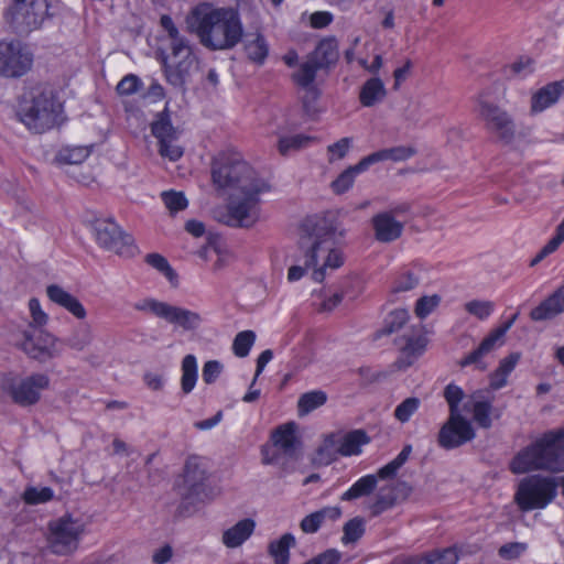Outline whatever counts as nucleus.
<instances>
[{
	"instance_id": "1",
	"label": "nucleus",
	"mask_w": 564,
	"mask_h": 564,
	"mask_svg": "<svg viewBox=\"0 0 564 564\" xmlns=\"http://www.w3.org/2000/svg\"><path fill=\"white\" fill-rule=\"evenodd\" d=\"M212 177L218 188L229 194L223 221L230 227L253 226L260 217V196L270 192V184L234 151L221 152L214 159Z\"/></svg>"
},
{
	"instance_id": "2",
	"label": "nucleus",
	"mask_w": 564,
	"mask_h": 564,
	"mask_svg": "<svg viewBox=\"0 0 564 564\" xmlns=\"http://www.w3.org/2000/svg\"><path fill=\"white\" fill-rule=\"evenodd\" d=\"M300 250L303 252V264H294L288 271V280H301L308 269H313L312 278L322 282L327 269H338L344 263L340 251L336 248L344 229L333 215L306 217L300 228Z\"/></svg>"
},
{
	"instance_id": "3",
	"label": "nucleus",
	"mask_w": 564,
	"mask_h": 564,
	"mask_svg": "<svg viewBox=\"0 0 564 564\" xmlns=\"http://www.w3.org/2000/svg\"><path fill=\"white\" fill-rule=\"evenodd\" d=\"M189 33L212 51L234 48L242 39L243 28L237 11L202 2L191 9L185 19Z\"/></svg>"
},
{
	"instance_id": "4",
	"label": "nucleus",
	"mask_w": 564,
	"mask_h": 564,
	"mask_svg": "<svg viewBox=\"0 0 564 564\" xmlns=\"http://www.w3.org/2000/svg\"><path fill=\"white\" fill-rule=\"evenodd\" d=\"M564 427L543 434L535 442L521 449L510 462L512 474L533 470L564 471Z\"/></svg>"
},
{
	"instance_id": "5",
	"label": "nucleus",
	"mask_w": 564,
	"mask_h": 564,
	"mask_svg": "<svg viewBox=\"0 0 564 564\" xmlns=\"http://www.w3.org/2000/svg\"><path fill=\"white\" fill-rule=\"evenodd\" d=\"M62 111L63 106L52 88L36 87L22 104L20 117L29 130L42 133L59 123Z\"/></svg>"
},
{
	"instance_id": "6",
	"label": "nucleus",
	"mask_w": 564,
	"mask_h": 564,
	"mask_svg": "<svg viewBox=\"0 0 564 564\" xmlns=\"http://www.w3.org/2000/svg\"><path fill=\"white\" fill-rule=\"evenodd\" d=\"M160 24L167 32L171 40V54L163 59L165 77L171 85L182 87L196 62V56L189 41L180 34L170 15L163 14Z\"/></svg>"
},
{
	"instance_id": "7",
	"label": "nucleus",
	"mask_w": 564,
	"mask_h": 564,
	"mask_svg": "<svg viewBox=\"0 0 564 564\" xmlns=\"http://www.w3.org/2000/svg\"><path fill=\"white\" fill-rule=\"evenodd\" d=\"M85 532L86 523L82 518L63 514L47 524V549L58 556L70 555L78 550Z\"/></svg>"
},
{
	"instance_id": "8",
	"label": "nucleus",
	"mask_w": 564,
	"mask_h": 564,
	"mask_svg": "<svg viewBox=\"0 0 564 564\" xmlns=\"http://www.w3.org/2000/svg\"><path fill=\"white\" fill-rule=\"evenodd\" d=\"M54 0H11L6 20L19 33H30L42 28L53 17Z\"/></svg>"
},
{
	"instance_id": "9",
	"label": "nucleus",
	"mask_w": 564,
	"mask_h": 564,
	"mask_svg": "<svg viewBox=\"0 0 564 564\" xmlns=\"http://www.w3.org/2000/svg\"><path fill=\"white\" fill-rule=\"evenodd\" d=\"M558 485L553 477L527 476L520 480L514 500L522 511L544 509L556 497Z\"/></svg>"
},
{
	"instance_id": "10",
	"label": "nucleus",
	"mask_w": 564,
	"mask_h": 564,
	"mask_svg": "<svg viewBox=\"0 0 564 564\" xmlns=\"http://www.w3.org/2000/svg\"><path fill=\"white\" fill-rule=\"evenodd\" d=\"M91 229L100 248L123 257H133L137 253L132 236L124 232L113 219H96Z\"/></svg>"
},
{
	"instance_id": "11",
	"label": "nucleus",
	"mask_w": 564,
	"mask_h": 564,
	"mask_svg": "<svg viewBox=\"0 0 564 564\" xmlns=\"http://www.w3.org/2000/svg\"><path fill=\"white\" fill-rule=\"evenodd\" d=\"M50 386V378L44 373H33L28 377H15L9 379L4 386V391L11 400L20 406H30L36 404L42 392Z\"/></svg>"
},
{
	"instance_id": "12",
	"label": "nucleus",
	"mask_w": 564,
	"mask_h": 564,
	"mask_svg": "<svg viewBox=\"0 0 564 564\" xmlns=\"http://www.w3.org/2000/svg\"><path fill=\"white\" fill-rule=\"evenodd\" d=\"M478 113L488 132L505 143H510L513 140L516 124L507 110L479 96Z\"/></svg>"
},
{
	"instance_id": "13",
	"label": "nucleus",
	"mask_w": 564,
	"mask_h": 564,
	"mask_svg": "<svg viewBox=\"0 0 564 564\" xmlns=\"http://www.w3.org/2000/svg\"><path fill=\"white\" fill-rule=\"evenodd\" d=\"M33 64V54L20 41H0V75L21 77Z\"/></svg>"
},
{
	"instance_id": "14",
	"label": "nucleus",
	"mask_w": 564,
	"mask_h": 564,
	"mask_svg": "<svg viewBox=\"0 0 564 564\" xmlns=\"http://www.w3.org/2000/svg\"><path fill=\"white\" fill-rule=\"evenodd\" d=\"M475 436L470 421L463 414H449L440 429L437 443L444 449H454L473 441Z\"/></svg>"
},
{
	"instance_id": "15",
	"label": "nucleus",
	"mask_w": 564,
	"mask_h": 564,
	"mask_svg": "<svg viewBox=\"0 0 564 564\" xmlns=\"http://www.w3.org/2000/svg\"><path fill=\"white\" fill-rule=\"evenodd\" d=\"M395 344L401 351L400 362L403 367H409L425 351L427 338L423 327L417 325L406 330Z\"/></svg>"
},
{
	"instance_id": "16",
	"label": "nucleus",
	"mask_w": 564,
	"mask_h": 564,
	"mask_svg": "<svg viewBox=\"0 0 564 564\" xmlns=\"http://www.w3.org/2000/svg\"><path fill=\"white\" fill-rule=\"evenodd\" d=\"M518 314H514L509 321L502 326L491 332L480 345L464 359L459 361L460 367H467L474 365L478 370H485L487 365L482 361L484 357L492 351L497 343L505 336V334L512 327Z\"/></svg>"
},
{
	"instance_id": "17",
	"label": "nucleus",
	"mask_w": 564,
	"mask_h": 564,
	"mask_svg": "<svg viewBox=\"0 0 564 564\" xmlns=\"http://www.w3.org/2000/svg\"><path fill=\"white\" fill-rule=\"evenodd\" d=\"M562 314H564V283L533 307L529 316L535 323H545L554 321Z\"/></svg>"
},
{
	"instance_id": "18",
	"label": "nucleus",
	"mask_w": 564,
	"mask_h": 564,
	"mask_svg": "<svg viewBox=\"0 0 564 564\" xmlns=\"http://www.w3.org/2000/svg\"><path fill=\"white\" fill-rule=\"evenodd\" d=\"M21 348L31 358L45 361L54 356L55 338L42 332H25Z\"/></svg>"
},
{
	"instance_id": "19",
	"label": "nucleus",
	"mask_w": 564,
	"mask_h": 564,
	"mask_svg": "<svg viewBox=\"0 0 564 564\" xmlns=\"http://www.w3.org/2000/svg\"><path fill=\"white\" fill-rule=\"evenodd\" d=\"M375 237L380 242H392L403 232V223L397 220L392 213H379L372 217Z\"/></svg>"
},
{
	"instance_id": "20",
	"label": "nucleus",
	"mask_w": 564,
	"mask_h": 564,
	"mask_svg": "<svg viewBox=\"0 0 564 564\" xmlns=\"http://www.w3.org/2000/svg\"><path fill=\"white\" fill-rule=\"evenodd\" d=\"M46 295L51 302L65 308L76 318L84 319L86 317V310L79 300L58 284L47 285Z\"/></svg>"
},
{
	"instance_id": "21",
	"label": "nucleus",
	"mask_w": 564,
	"mask_h": 564,
	"mask_svg": "<svg viewBox=\"0 0 564 564\" xmlns=\"http://www.w3.org/2000/svg\"><path fill=\"white\" fill-rule=\"evenodd\" d=\"M254 529V520L250 518L239 520L223 532L221 542L228 549H237L253 534Z\"/></svg>"
},
{
	"instance_id": "22",
	"label": "nucleus",
	"mask_w": 564,
	"mask_h": 564,
	"mask_svg": "<svg viewBox=\"0 0 564 564\" xmlns=\"http://www.w3.org/2000/svg\"><path fill=\"white\" fill-rule=\"evenodd\" d=\"M564 93V80L553 82L540 88L531 98V111L542 112L554 105Z\"/></svg>"
},
{
	"instance_id": "23",
	"label": "nucleus",
	"mask_w": 564,
	"mask_h": 564,
	"mask_svg": "<svg viewBox=\"0 0 564 564\" xmlns=\"http://www.w3.org/2000/svg\"><path fill=\"white\" fill-rule=\"evenodd\" d=\"M163 319L182 327L184 330L196 329L202 323V317L198 313L171 304L166 305Z\"/></svg>"
},
{
	"instance_id": "24",
	"label": "nucleus",
	"mask_w": 564,
	"mask_h": 564,
	"mask_svg": "<svg viewBox=\"0 0 564 564\" xmlns=\"http://www.w3.org/2000/svg\"><path fill=\"white\" fill-rule=\"evenodd\" d=\"M459 554L455 546L434 550L422 555L408 557L403 564H456Z\"/></svg>"
},
{
	"instance_id": "25",
	"label": "nucleus",
	"mask_w": 564,
	"mask_h": 564,
	"mask_svg": "<svg viewBox=\"0 0 564 564\" xmlns=\"http://www.w3.org/2000/svg\"><path fill=\"white\" fill-rule=\"evenodd\" d=\"M272 442L284 455L293 457L299 445L297 437L295 435V424L288 423L279 426L272 433Z\"/></svg>"
},
{
	"instance_id": "26",
	"label": "nucleus",
	"mask_w": 564,
	"mask_h": 564,
	"mask_svg": "<svg viewBox=\"0 0 564 564\" xmlns=\"http://www.w3.org/2000/svg\"><path fill=\"white\" fill-rule=\"evenodd\" d=\"M319 69L322 68L308 56L307 59L300 65L299 70L292 75L294 83L306 89V94L313 99L317 97V89L313 84Z\"/></svg>"
},
{
	"instance_id": "27",
	"label": "nucleus",
	"mask_w": 564,
	"mask_h": 564,
	"mask_svg": "<svg viewBox=\"0 0 564 564\" xmlns=\"http://www.w3.org/2000/svg\"><path fill=\"white\" fill-rule=\"evenodd\" d=\"M387 95L383 82L379 77H371L362 85L359 101L364 107H372L381 102Z\"/></svg>"
},
{
	"instance_id": "28",
	"label": "nucleus",
	"mask_w": 564,
	"mask_h": 564,
	"mask_svg": "<svg viewBox=\"0 0 564 564\" xmlns=\"http://www.w3.org/2000/svg\"><path fill=\"white\" fill-rule=\"evenodd\" d=\"M370 438L365 431H350L340 437L337 452L341 456L359 455L361 453V447L368 444Z\"/></svg>"
},
{
	"instance_id": "29",
	"label": "nucleus",
	"mask_w": 564,
	"mask_h": 564,
	"mask_svg": "<svg viewBox=\"0 0 564 564\" xmlns=\"http://www.w3.org/2000/svg\"><path fill=\"white\" fill-rule=\"evenodd\" d=\"M340 516L341 509L339 507H326L306 516L300 525L303 532L315 533L325 519L337 520Z\"/></svg>"
},
{
	"instance_id": "30",
	"label": "nucleus",
	"mask_w": 564,
	"mask_h": 564,
	"mask_svg": "<svg viewBox=\"0 0 564 564\" xmlns=\"http://www.w3.org/2000/svg\"><path fill=\"white\" fill-rule=\"evenodd\" d=\"M370 163L365 156L356 165L349 166L341 172L335 181L332 183V188L336 194H343L347 192L354 184L356 175L367 171Z\"/></svg>"
},
{
	"instance_id": "31",
	"label": "nucleus",
	"mask_w": 564,
	"mask_h": 564,
	"mask_svg": "<svg viewBox=\"0 0 564 564\" xmlns=\"http://www.w3.org/2000/svg\"><path fill=\"white\" fill-rule=\"evenodd\" d=\"M310 57L322 69L328 67L335 63L338 58V45L335 39L322 40Z\"/></svg>"
},
{
	"instance_id": "32",
	"label": "nucleus",
	"mask_w": 564,
	"mask_h": 564,
	"mask_svg": "<svg viewBox=\"0 0 564 564\" xmlns=\"http://www.w3.org/2000/svg\"><path fill=\"white\" fill-rule=\"evenodd\" d=\"M378 485V476L368 474L360 477L341 496V501H352L371 495Z\"/></svg>"
},
{
	"instance_id": "33",
	"label": "nucleus",
	"mask_w": 564,
	"mask_h": 564,
	"mask_svg": "<svg viewBox=\"0 0 564 564\" xmlns=\"http://www.w3.org/2000/svg\"><path fill=\"white\" fill-rule=\"evenodd\" d=\"M151 132L159 143L163 140L176 141L178 139V130L173 127L166 109L156 115L155 120L151 124Z\"/></svg>"
},
{
	"instance_id": "34",
	"label": "nucleus",
	"mask_w": 564,
	"mask_h": 564,
	"mask_svg": "<svg viewBox=\"0 0 564 564\" xmlns=\"http://www.w3.org/2000/svg\"><path fill=\"white\" fill-rule=\"evenodd\" d=\"M416 150L409 145H399L390 149H383L367 155L370 165L381 161L401 162L415 155Z\"/></svg>"
},
{
	"instance_id": "35",
	"label": "nucleus",
	"mask_w": 564,
	"mask_h": 564,
	"mask_svg": "<svg viewBox=\"0 0 564 564\" xmlns=\"http://www.w3.org/2000/svg\"><path fill=\"white\" fill-rule=\"evenodd\" d=\"M294 545L295 538L291 533H284L279 540L270 542L268 551L274 564H289L290 549Z\"/></svg>"
},
{
	"instance_id": "36",
	"label": "nucleus",
	"mask_w": 564,
	"mask_h": 564,
	"mask_svg": "<svg viewBox=\"0 0 564 564\" xmlns=\"http://www.w3.org/2000/svg\"><path fill=\"white\" fill-rule=\"evenodd\" d=\"M198 366L194 355H186L182 360L181 389L184 394H189L197 382Z\"/></svg>"
},
{
	"instance_id": "37",
	"label": "nucleus",
	"mask_w": 564,
	"mask_h": 564,
	"mask_svg": "<svg viewBox=\"0 0 564 564\" xmlns=\"http://www.w3.org/2000/svg\"><path fill=\"white\" fill-rule=\"evenodd\" d=\"M314 138L303 133L292 135H281L278 141L280 154L288 155L290 152L299 151L310 145Z\"/></svg>"
},
{
	"instance_id": "38",
	"label": "nucleus",
	"mask_w": 564,
	"mask_h": 564,
	"mask_svg": "<svg viewBox=\"0 0 564 564\" xmlns=\"http://www.w3.org/2000/svg\"><path fill=\"white\" fill-rule=\"evenodd\" d=\"M245 50L249 59L258 64H262L269 53L268 44L261 34H256L252 39H248Z\"/></svg>"
},
{
	"instance_id": "39",
	"label": "nucleus",
	"mask_w": 564,
	"mask_h": 564,
	"mask_svg": "<svg viewBox=\"0 0 564 564\" xmlns=\"http://www.w3.org/2000/svg\"><path fill=\"white\" fill-rule=\"evenodd\" d=\"M327 400L325 392L316 390L302 394L297 401V410L300 415L308 414L315 409L322 406Z\"/></svg>"
},
{
	"instance_id": "40",
	"label": "nucleus",
	"mask_w": 564,
	"mask_h": 564,
	"mask_svg": "<svg viewBox=\"0 0 564 564\" xmlns=\"http://www.w3.org/2000/svg\"><path fill=\"white\" fill-rule=\"evenodd\" d=\"M409 313L404 308H398L387 315L382 328L378 332L381 335H390L398 332L408 322Z\"/></svg>"
},
{
	"instance_id": "41",
	"label": "nucleus",
	"mask_w": 564,
	"mask_h": 564,
	"mask_svg": "<svg viewBox=\"0 0 564 564\" xmlns=\"http://www.w3.org/2000/svg\"><path fill=\"white\" fill-rule=\"evenodd\" d=\"M473 419L481 429H489L492 425L490 414L492 404L488 400H476L471 404Z\"/></svg>"
},
{
	"instance_id": "42",
	"label": "nucleus",
	"mask_w": 564,
	"mask_h": 564,
	"mask_svg": "<svg viewBox=\"0 0 564 564\" xmlns=\"http://www.w3.org/2000/svg\"><path fill=\"white\" fill-rule=\"evenodd\" d=\"M341 542L347 545L357 542L365 533V521L360 517L350 519L343 529Z\"/></svg>"
},
{
	"instance_id": "43",
	"label": "nucleus",
	"mask_w": 564,
	"mask_h": 564,
	"mask_svg": "<svg viewBox=\"0 0 564 564\" xmlns=\"http://www.w3.org/2000/svg\"><path fill=\"white\" fill-rule=\"evenodd\" d=\"M443 397L448 405L449 414H462L459 404L465 397V392L459 386L453 382L448 383L444 388Z\"/></svg>"
},
{
	"instance_id": "44",
	"label": "nucleus",
	"mask_w": 564,
	"mask_h": 564,
	"mask_svg": "<svg viewBox=\"0 0 564 564\" xmlns=\"http://www.w3.org/2000/svg\"><path fill=\"white\" fill-rule=\"evenodd\" d=\"M24 502L26 505H40L51 501L54 498V491L50 487H28L25 488L23 496Z\"/></svg>"
},
{
	"instance_id": "45",
	"label": "nucleus",
	"mask_w": 564,
	"mask_h": 564,
	"mask_svg": "<svg viewBox=\"0 0 564 564\" xmlns=\"http://www.w3.org/2000/svg\"><path fill=\"white\" fill-rule=\"evenodd\" d=\"M254 340L256 334L252 330H243L238 333L232 343L234 354L239 358L247 357L254 344Z\"/></svg>"
},
{
	"instance_id": "46",
	"label": "nucleus",
	"mask_w": 564,
	"mask_h": 564,
	"mask_svg": "<svg viewBox=\"0 0 564 564\" xmlns=\"http://www.w3.org/2000/svg\"><path fill=\"white\" fill-rule=\"evenodd\" d=\"M93 339L91 328L84 324L76 328L67 338V345L76 350H83Z\"/></svg>"
},
{
	"instance_id": "47",
	"label": "nucleus",
	"mask_w": 564,
	"mask_h": 564,
	"mask_svg": "<svg viewBox=\"0 0 564 564\" xmlns=\"http://www.w3.org/2000/svg\"><path fill=\"white\" fill-rule=\"evenodd\" d=\"M465 311L480 321L487 319L495 311V303L486 300H473L467 302Z\"/></svg>"
},
{
	"instance_id": "48",
	"label": "nucleus",
	"mask_w": 564,
	"mask_h": 564,
	"mask_svg": "<svg viewBox=\"0 0 564 564\" xmlns=\"http://www.w3.org/2000/svg\"><path fill=\"white\" fill-rule=\"evenodd\" d=\"M421 400L419 398H406L394 409V417L401 423H406L410 421L412 415L419 410Z\"/></svg>"
},
{
	"instance_id": "49",
	"label": "nucleus",
	"mask_w": 564,
	"mask_h": 564,
	"mask_svg": "<svg viewBox=\"0 0 564 564\" xmlns=\"http://www.w3.org/2000/svg\"><path fill=\"white\" fill-rule=\"evenodd\" d=\"M505 72L511 77L525 78L534 72V61L530 57H520L507 66Z\"/></svg>"
},
{
	"instance_id": "50",
	"label": "nucleus",
	"mask_w": 564,
	"mask_h": 564,
	"mask_svg": "<svg viewBox=\"0 0 564 564\" xmlns=\"http://www.w3.org/2000/svg\"><path fill=\"white\" fill-rule=\"evenodd\" d=\"M161 197L171 214L184 210L188 205L187 198L182 192L166 191L161 194Z\"/></svg>"
},
{
	"instance_id": "51",
	"label": "nucleus",
	"mask_w": 564,
	"mask_h": 564,
	"mask_svg": "<svg viewBox=\"0 0 564 564\" xmlns=\"http://www.w3.org/2000/svg\"><path fill=\"white\" fill-rule=\"evenodd\" d=\"M395 498L391 490L386 492V488H381L377 494L373 502L370 505V512L372 516H379L386 510L393 507Z\"/></svg>"
},
{
	"instance_id": "52",
	"label": "nucleus",
	"mask_w": 564,
	"mask_h": 564,
	"mask_svg": "<svg viewBox=\"0 0 564 564\" xmlns=\"http://www.w3.org/2000/svg\"><path fill=\"white\" fill-rule=\"evenodd\" d=\"M89 155V150L84 147L65 148L59 151L57 159L59 162L67 164H80Z\"/></svg>"
},
{
	"instance_id": "53",
	"label": "nucleus",
	"mask_w": 564,
	"mask_h": 564,
	"mask_svg": "<svg viewBox=\"0 0 564 564\" xmlns=\"http://www.w3.org/2000/svg\"><path fill=\"white\" fill-rule=\"evenodd\" d=\"M145 262L161 272L169 281H173L176 278V273L171 268L167 260L160 253H149L145 257Z\"/></svg>"
},
{
	"instance_id": "54",
	"label": "nucleus",
	"mask_w": 564,
	"mask_h": 564,
	"mask_svg": "<svg viewBox=\"0 0 564 564\" xmlns=\"http://www.w3.org/2000/svg\"><path fill=\"white\" fill-rule=\"evenodd\" d=\"M441 303V296L437 294L420 297L415 304V315L420 318L429 316Z\"/></svg>"
},
{
	"instance_id": "55",
	"label": "nucleus",
	"mask_w": 564,
	"mask_h": 564,
	"mask_svg": "<svg viewBox=\"0 0 564 564\" xmlns=\"http://www.w3.org/2000/svg\"><path fill=\"white\" fill-rule=\"evenodd\" d=\"M141 87V79L137 75L128 74L118 83L116 90L120 96H130L139 91Z\"/></svg>"
},
{
	"instance_id": "56",
	"label": "nucleus",
	"mask_w": 564,
	"mask_h": 564,
	"mask_svg": "<svg viewBox=\"0 0 564 564\" xmlns=\"http://www.w3.org/2000/svg\"><path fill=\"white\" fill-rule=\"evenodd\" d=\"M528 550V544L524 542H510L501 545L498 550V555L502 560H517Z\"/></svg>"
},
{
	"instance_id": "57",
	"label": "nucleus",
	"mask_w": 564,
	"mask_h": 564,
	"mask_svg": "<svg viewBox=\"0 0 564 564\" xmlns=\"http://www.w3.org/2000/svg\"><path fill=\"white\" fill-rule=\"evenodd\" d=\"M167 303L154 299H144L134 304V308L141 312H150L163 318Z\"/></svg>"
},
{
	"instance_id": "58",
	"label": "nucleus",
	"mask_w": 564,
	"mask_h": 564,
	"mask_svg": "<svg viewBox=\"0 0 564 564\" xmlns=\"http://www.w3.org/2000/svg\"><path fill=\"white\" fill-rule=\"evenodd\" d=\"M419 284V279L410 271L400 274L392 284V292H406L414 289Z\"/></svg>"
},
{
	"instance_id": "59",
	"label": "nucleus",
	"mask_w": 564,
	"mask_h": 564,
	"mask_svg": "<svg viewBox=\"0 0 564 564\" xmlns=\"http://www.w3.org/2000/svg\"><path fill=\"white\" fill-rule=\"evenodd\" d=\"M159 152L161 156L167 158L170 161H177L183 155V148L176 144V141H162L159 143Z\"/></svg>"
},
{
	"instance_id": "60",
	"label": "nucleus",
	"mask_w": 564,
	"mask_h": 564,
	"mask_svg": "<svg viewBox=\"0 0 564 564\" xmlns=\"http://www.w3.org/2000/svg\"><path fill=\"white\" fill-rule=\"evenodd\" d=\"M29 310L32 317V325L41 327L47 323L48 316L42 310L41 303L37 299L32 297L29 301Z\"/></svg>"
},
{
	"instance_id": "61",
	"label": "nucleus",
	"mask_w": 564,
	"mask_h": 564,
	"mask_svg": "<svg viewBox=\"0 0 564 564\" xmlns=\"http://www.w3.org/2000/svg\"><path fill=\"white\" fill-rule=\"evenodd\" d=\"M341 553L335 549L326 550L304 564H340Z\"/></svg>"
},
{
	"instance_id": "62",
	"label": "nucleus",
	"mask_w": 564,
	"mask_h": 564,
	"mask_svg": "<svg viewBox=\"0 0 564 564\" xmlns=\"http://www.w3.org/2000/svg\"><path fill=\"white\" fill-rule=\"evenodd\" d=\"M351 144L350 138H343L338 140L337 142L328 145L327 151L329 154V161L336 160V159H343L347 154L349 148Z\"/></svg>"
},
{
	"instance_id": "63",
	"label": "nucleus",
	"mask_w": 564,
	"mask_h": 564,
	"mask_svg": "<svg viewBox=\"0 0 564 564\" xmlns=\"http://www.w3.org/2000/svg\"><path fill=\"white\" fill-rule=\"evenodd\" d=\"M223 370V365L217 360H209L203 367V380L205 383L210 384L216 381Z\"/></svg>"
},
{
	"instance_id": "64",
	"label": "nucleus",
	"mask_w": 564,
	"mask_h": 564,
	"mask_svg": "<svg viewBox=\"0 0 564 564\" xmlns=\"http://www.w3.org/2000/svg\"><path fill=\"white\" fill-rule=\"evenodd\" d=\"M333 21V15L326 11H317L311 15V24L315 29L327 26Z\"/></svg>"
}]
</instances>
